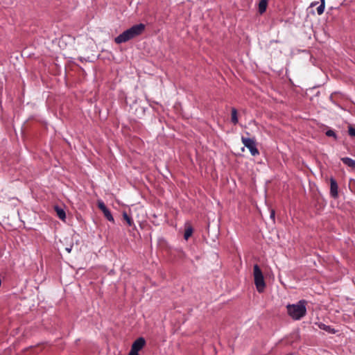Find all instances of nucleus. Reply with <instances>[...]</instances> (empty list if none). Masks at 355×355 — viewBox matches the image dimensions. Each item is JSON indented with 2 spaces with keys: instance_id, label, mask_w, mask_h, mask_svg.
<instances>
[{
  "instance_id": "20",
  "label": "nucleus",
  "mask_w": 355,
  "mask_h": 355,
  "mask_svg": "<svg viewBox=\"0 0 355 355\" xmlns=\"http://www.w3.org/2000/svg\"><path fill=\"white\" fill-rule=\"evenodd\" d=\"M66 251H67V252H69H69H71V248H66Z\"/></svg>"
},
{
  "instance_id": "18",
  "label": "nucleus",
  "mask_w": 355,
  "mask_h": 355,
  "mask_svg": "<svg viewBox=\"0 0 355 355\" xmlns=\"http://www.w3.org/2000/svg\"><path fill=\"white\" fill-rule=\"evenodd\" d=\"M348 132L350 136L355 137V128H354L352 126H349Z\"/></svg>"
},
{
  "instance_id": "1",
  "label": "nucleus",
  "mask_w": 355,
  "mask_h": 355,
  "mask_svg": "<svg viewBox=\"0 0 355 355\" xmlns=\"http://www.w3.org/2000/svg\"><path fill=\"white\" fill-rule=\"evenodd\" d=\"M145 29V26L143 24H139L125 31L119 36H117L114 41L116 44H121L133 39L141 35Z\"/></svg>"
},
{
  "instance_id": "4",
  "label": "nucleus",
  "mask_w": 355,
  "mask_h": 355,
  "mask_svg": "<svg viewBox=\"0 0 355 355\" xmlns=\"http://www.w3.org/2000/svg\"><path fill=\"white\" fill-rule=\"evenodd\" d=\"M241 141L244 146L249 149L252 155L255 156L259 155V153L257 148L256 143L254 139L242 137Z\"/></svg>"
},
{
  "instance_id": "19",
  "label": "nucleus",
  "mask_w": 355,
  "mask_h": 355,
  "mask_svg": "<svg viewBox=\"0 0 355 355\" xmlns=\"http://www.w3.org/2000/svg\"><path fill=\"white\" fill-rule=\"evenodd\" d=\"M270 217L272 218H274V217H275V211L273 210L271 211Z\"/></svg>"
},
{
  "instance_id": "14",
  "label": "nucleus",
  "mask_w": 355,
  "mask_h": 355,
  "mask_svg": "<svg viewBox=\"0 0 355 355\" xmlns=\"http://www.w3.org/2000/svg\"><path fill=\"white\" fill-rule=\"evenodd\" d=\"M123 217L129 226H132L133 225V221L132 218L128 215V214L125 211L123 212Z\"/></svg>"
},
{
  "instance_id": "17",
  "label": "nucleus",
  "mask_w": 355,
  "mask_h": 355,
  "mask_svg": "<svg viewBox=\"0 0 355 355\" xmlns=\"http://www.w3.org/2000/svg\"><path fill=\"white\" fill-rule=\"evenodd\" d=\"M326 135L328 136V137H334L335 139H336V135L335 133V132L332 130H329L326 132Z\"/></svg>"
},
{
  "instance_id": "12",
  "label": "nucleus",
  "mask_w": 355,
  "mask_h": 355,
  "mask_svg": "<svg viewBox=\"0 0 355 355\" xmlns=\"http://www.w3.org/2000/svg\"><path fill=\"white\" fill-rule=\"evenodd\" d=\"M103 213L105 217L110 221L114 222V218L110 211V210L107 208L105 210L103 211Z\"/></svg>"
},
{
  "instance_id": "11",
  "label": "nucleus",
  "mask_w": 355,
  "mask_h": 355,
  "mask_svg": "<svg viewBox=\"0 0 355 355\" xmlns=\"http://www.w3.org/2000/svg\"><path fill=\"white\" fill-rule=\"evenodd\" d=\"M231 120L234 124H236L238 123L237 111L235 108H232V110Z\"/></svg>"
},
{
  "instance_id": "7",
  "label": "nucleus",
  "mask_w": 355,
  "mask_h": 355,
  "mask_svg": "<svg viewBox=\"0 0 355 355\" xmlns=\"http://www.w3.org/2000/svg\"><path fill=\"white\" fill-rule=\"evenodd\" d=\"M341 160L345 164H346L349 167L352 168V169H355V160L349 157H343L341 158Z\"/></svg>"
},
{
  "instance_id": "9",
  "label": "nucleus",
  "mask_w": 355,
  "mask_h": 355,
  "mask_svg": "<svg viewBox=\"0 0 355 355\" xmlns=\"http://www.w3.org/2000/svg\"><path fill=\"white\" fill-rule=\"evenodd\" d=\"M268 5V0H261L259 3V11L263 13L266 11Z\"/></svg>"
},
{
  "instance_id": "2",
  "label": "nucleus",
  "mask_w": 355,
  "mask_h": 355,
  "mask_svg": "<svg viewBox=\"0 0 355 355\" xmlns=\"http://www.w3.org/2000/svg\"><path fill=\"white\" fill-rule=\"evenodd\" d=\"M306 304L305 300H300L297 304L287 305L288 314L293 320H300L306 315Z\"/></svg>"
},
{
  "instance_id": "5",
  "label": "nucleus",
  "mask_w": 355,
  "mask_h": 355,
  "mask_svg": "<svg viewBox=\"0 0 355 355\" xmlns=\"http://www.w3.org/2000/svg\"><path fill=\"white\" fill-rule=\"evenodd\" d=\"M146 341L144 338H137L132 345L130 352L139 354V351L141 350L145 345Z\"/></svg>"
},
{
  "instance_id": "6",
  "label": "nucleus",
  "mask_w": 355,
  "mask_h": 355,
  "mask_svg": "<svg viewBox=\"0 0 355 355\" xmlns=\"http://www.w3.org/2000/svg\"><path fill=\"white\" fill-rule=\"evenodd\" d=\"M330 182V193L333 198H336L338 197V184L334 178H331Z\"/></svg>"
},
{
  "instance_id": "21",
  "label": "nucleus",
  "mask_w": 355,
  "mask_h": 355,
  "mask_svg": "<svg viewBox=\"0 0 355 355\" xmlns=\"http://www.w3.org/2000/svg\"><path fill=\"white\" fill-rule=\"evenodd\" d=\"M128 355H139V354H137V353H134V352H130Z\"/></svg>"
},
{
  "instance_id": "8",
  "label": "nucleus",
  "mask_w": 355,
  "mask_h": 355,
  "mask_svg": "<svg viewBox=\"0 0 355 355\" xmlns=\"http://www.w3.org/2000/svg\"><path fill=\"white\" fill-rule=\"evenodd\" d=\"M55 211L57 216H58L59 218H60L62 220H64L65 219L66 214H65V211H64L63 209L56 206V207H55Z\"/></svg>"
},
{
  "instance_id": "15",
  "label": "nucleus",
  "mask_w": 355,
  "mask_h": 355,
  "mask_svg": "<svg viewBox=\"0 0 355 355\" xmlns=\"http://www.w3.org/2000/svg\"><path fill=\"white\" fill-rule=\"evenodd\" d=\"M325 1H323V3L321 2V4L317 8V12L318 15H322L324 10Z\"/></svg>"
},
{
  "instance_id": "16",
  "label": "nucleus",
  "mask_w": 355,
  "mask_h": 355,
  "mask_svg": "<svg viewBox=\"0 0 355 355\" xmlns=\"http://www.w3.org/2000/svg\"><path fill=\"white\" fill-rule=\"evenodd\" d=\"M98 207L102 211L107 209L106 206L102 200L98 201Z\"/></svg>"
},
{
  "instance_id": "13",
  "label": "nucleus",
  "mask_w": 355,
  "mask_h": 355,
  "mask_svg": "<svg viewBox=\"0 0 355 355\" xmlns=\"http://www.w3.org/2000/svg\"><path fill=\"white\" fill-rule=\"evenodd\" d=\"M192 233H193L192 227L190 226L187 227L185 230L184 234V237L185 240H188L189 238L191 236Z\"/></svg>"
},
{
  "instance_id": "3",
  "label": "nucleus",
  "mask_w": 355,
  "mask_h": 355,
  "mask_svg": "<svg viewBox=\"0 0 355 355\" xmlns=\"http://www.w3.org/2000/svg\"><path fill=\"white\" fill-rule=\"evenodd\" d=\"M253 275L254 284L256 286L257 290L259 293L263 292L266 288V283L264 281L263 275L258 266V265H254L253 268Z\"/></svg>"
},
{
  "instance_id": "10",
  "label": "nucleus",
  "mask_w": 355,
  "mask_h": 355,
  "mask_svg": "<svg viewBox=\"0 0 355 355\" xmlns=\"http://www.w3.org/2000/svg\"><path fill=\"white\" fill-rule=\"evenodd\" d=\"M318 327L320 329L324 330V331H328L331 334L336 333V331L334 329H332L330 326L326 325L323 323H319Z\"/></svg>"
}]
</instances>
